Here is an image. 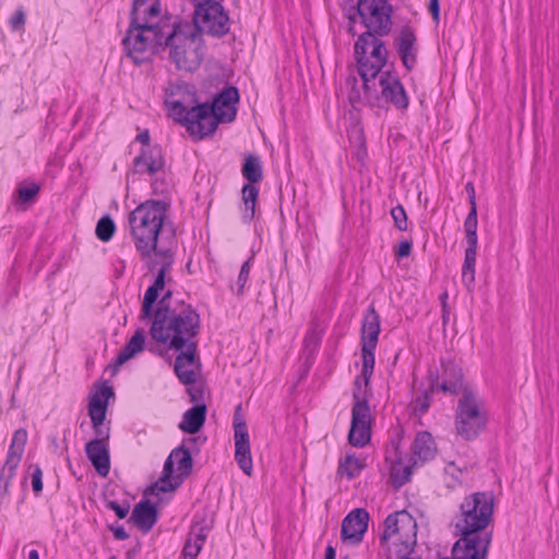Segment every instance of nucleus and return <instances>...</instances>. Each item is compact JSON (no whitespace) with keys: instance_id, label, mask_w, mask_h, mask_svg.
Masks as SVG:
<instances>
[{"instance_id":"obj_12","label":"nucleus","mask_w":559,"mask_h":559,"mask_svg":"<svg viewBox=\"0 0 559 559\" xmlns=\"http://www.w3.org/2000/svg\"><path fill=\"white\" fill-rule=\"evenodd\" d=\"M193 12V26L198 28L199 34L203 33L222 37L228 33L229 17L225 13L221 2L207 4H195Z\"/></svg>"},{"instance_id":"obj_64","label":"nucleus","mask_w":559,"mask_h":559,"mask_svg":"<svg viewBox=\"0 0 559 559\" xmlns=\"http://www.w3.org/2000/svg\"><path fill=\"white\" fill-rule=\"evenodd\" d=\"M453 468H454V464L453 463L449 464L447 466V473H452L451 469H453Z\"/></svg>"},{"instance_id":"obj_21","label":"nucleus","mask_w":559,"mask_h":559,"mask_svg":"<svg viewBox=\"0 0 559 559\" xmlns=\"http://www.w3.org/2000/svg\"><path fill=\"white\" fill-rule=\"evenodd\" d=\"M160 3L158 0H133L130 23L140 25H159L168 20H159Z\"/></svg>"},{"instance_id":"obj_43","label":"nucleus","mask_w":559,"mask_h":559,"mask_svg":"<svg viewBox=\"0 0 559 559\" xmlns=\"http://www.w3.org/2000/svg\"><path fill=\"white\" fill-rule=\"evenodd\" d=\"M26 441H27L26 430L23 428L17 429L13 435L9 451H13V452L23 454Z\"/></svg>"},{"instance_id":"obj_15","label":"nucleus","mask_w":559,"mask_h":559,"mask_svg":"<svg viewBox=\"0 0 559 559\" xmlns=\"http://www.w3.org/2000/svg\"><path fill=\"white\" fill-rule=\"evenodd\" d=\"M165 104L178 122L199 105L195 93L185 82L169 83L165 92Z\"/></svg>"},{"instance_id":"obj_35","label":"nucleus","mask_w":559,"mask_h":559,"mask_svg":"<svg viewBox=\"0 0 559 559\" xmlns=\"http://www.w3.org/2000/svg\"><path fill=\"white\" fill-rule=\"evenodd\" d=\"M242 176L251 183L262 180V165L258 156L249 155L242 166Z\"/></svg>"},{"instance_id":"obj_40","label":"nucleus","mask_w":559,"mask_h":559,"mask_svg":"<svg viewBox=\"0 0 559 559\" xmlns=\"http://www.w3.org/2000/svg\"><path fill=\"white\" fill-rule=\"evenodd\" d=\"M116 230L115 222L109 217H102L96 225V236L102 241H109Z\"/></svg>"},{"instance_id":"obj_44","label":"nucleus","mask_w":559,"mask_h":559,"mask_svg":"<svg viewBox=\"0 0 559 559\" xmlns=\"http://www.w3.org/2000/svg\"><path fill=\"white\" fill-rule=\"evenodd\" d=\"M391 215L394 221L395 227L405 231L407 229V215L403 206L397 205L391 210Z\"/></svg>"},{"instance_id":"obj_57","label":"nucleus","mask_w":559,"mask_h":559,"mask_svg":"<svg viewBox=\"0 0 559 559\" xmlns=\"http://www.w3.org/2000/svg\"><path fill=\"white\" fill-rule=\"evenodd\" d=\"M136 140L141 142L143 145L147 146L150 143L148 130H144L143 132L139 133Z\"/></svg>"},{"instance_id":"obj_10","label":"nucleus","mask_w":559,"mask_h":559,"mask_svg":"<svg viewBox=\"0 0 559 559\" xmlns=\"http://www.w3.org/2000/svg\"><path fill=\"white\" fill-rule=\"evenodd\" d=\"M493 511L492 497L486 492H476L465 498L461 504V516L456 528L463 531L486 532Z\"/></svg>"},{"instance_id":"obj_63","label":"nucleus","mask_w":559,"mask_h":559,"mask_svg":"<svg viewBox=\"0 0 559 559\" xmlns=\"http://www.w3.org/2000/svg\"><path fill=\"white\" fill-rule=\"evenodd\" d=\"M440 299H441V305L442 307H444V305H448L447 304V299H448V293H443L441 296H440Z\"/></svg>"},{"instance_id":"obj_54","label":"nucleus","mask_w":559,"mask_h":559,"mask_svg":"<svg viewBox=\"0 0 559 559\" xmlns=\"http://www.w3.org/2000/svg\"><path fill=\"white\" fill-rule=\"evenodd\" d=\"M429 12L431 13L433 21L438 22L440 16L439 0L429 1Z\"/></svg>"},{"instance_id":"obj_18","label":"nucleus","mask_w":559,"mask_h":559,"mask_svg":"<svg viewBox=\"0 0 559 559\" xmlns=\"http://www.w3.org/2000/svg\"><path fill=\"white\" fill-rule=\"evenodd\" d=\"M112 395V388L109 385H103L97 392L90 396L88 416L91 417L96 437L109 438V429H105L103 427V423L107 413L108 400Z\"/></svg>"},{"instance_id":"obj_37","label":"nucleus","mask_w":559,"mask_h":559,"mask_svg":"<svg viewBox=\"0 0 559 559\" xmlns=\"http://www.w3.org/2000/svg\"><path fill=\"white\" fill-rule=\"evenodd\" d=\"M364 468L362 462L355 455H346L340 462L338 474L346 475L349 479L356 477Z\"/></svg>"},{"instance_id":"obj_38","label":"nucleus","mask_w":559,"mask_h":559,"mask_svg":"<svg viewBox=\"0 0 559 559\" xmlns=\"http://www.w3.org/2000/svg\"><path fill=\"white\" fill-rule=\"evenodd\" d=\"M23 454L8 451L5 463L0 472V479L12 480L15 475V469L19 466Z\"/></svg>"},{"instance_id":"obj_53","label":"nucleus","mask_w":559,"mask_h":559,"mask_svg":"<svg viewBox=\"0 0 559 559\" xmlns=\"http://www.w3.org/2000/svg\"><path fill=\"white\" fill-rule=\"evenodd\" d=\"M109 530L118 540H126L129 537V534L121 525H110Z\"/></svg>"},{"instance_id":"obj_56","label":"nucleus","mask_w":559,"mask_h":559,"mask_svg":"<svg viewBox=\"0 0 559 559\" xmlns=\"http://www.w3.org/2000/svg\"><path fill=\"white\" fill-rule=\"evenodd\" d=\"M11 480L0 479V499L4 498L9 493Z\"/></svg>"},{"instance_id":"obj_5","label":"nucleus","mask_w":559,"mask_h":559,"mask_svg":"<svg viewBox=\"0 0 559 559\" xmlns=\"http://www.w3.org/2000/svg\"><path fill=\"white\" fill-rule=\"evenodd\" d=\"M171 297L173 293L167 290L157 304L150 329L152 337L163 338V335L183 330L185 326L189 329V322L192 328H200V316L197 310L185 302L174 305Z\"/></svg>"},{"instance_id":"obj_8","label":"nucleus","mask_w":559,"mask_h":559,"mask_svg":"<svg viewBox=\"0 0 559 559\" xmlns=\"http://www.w3.org/2000/svg\"><path fill=\"white\" fill-rule=\"evenodd\" d=\"M487 423L485 402L474 391L463 388L455 413V429L465 440L475 439Z\"/></svg>"},{"instance_id":"obj_62","label":"nucleus","mask_w":559,"mask_h":559,"mask_svg":"<svg viewBox=\"0 0 559 559\" xmlns=\"http://www.w3.org/2000/svg\"><path fill=\"white\" fill-rule=\"evenodd\" d=\"M28 559H39V555L37 550H32L28 555Z\"/></svg>"},{"instance_id":"obj_6","label":"nucleus","mask_w":559,"mask_h":559,"mask_svg":"<svg viewBox=\"0 0 559 559\" xmlns=\"http://www.w3.org/2000/svg\"><path fill=\"white\" fill-rule=\"evenodd\" d=\"M189 329L185 326L183 330H179L168 335H163V338L158 336L152 337L159 344L167 346L169 349L179 352L175 360V372L179 380L185 384H192L197 381V374L194 372V366L197 364V336L200 328H192L189 322Z\"/></svg>"},{"instance_id":"obj_4","label":"nucleus","mask_w":559,"mask_h":559,"mask_svg":"<svg viewBox=\"0 0 559 559\" xmlns=\"http://www.w3.org/2000/svg\"><path fill=\"white\" fill-rule=\"evenodd\" d=\"M380 37L371 33H361L355 43V57L362 81L361 87L369 98H378L373 90L377 85V76L381 73L388 59V50Z\"/></svg>"},{"instance_id":"obj_3","label":"nucleus","mask_w":559,"mask_h":559,"mask_svg":"<svg viewBox=\"0 0 559 559\" xmlns=\"http://www.w3.org/2000/svg\"><path fill=\"white\" fill-rule=\"evenodd\" d=\"M163 49H168L169 60L180 71L193 72L203 61V36L192 24L168 23Z\"/></svg>"},{"instance_id":"obj_32","label":"nucleus","mask_w":559,"mask_h":559,"mask_svg":"<svg viewBox=\"0 0 559 559\" xmlns=\"http://www.w3.org/2000/svg\"><path fill=\"white\" fill-rule=\"evenodd\" d=\"M205 538L206 534L203 527H192L182 550L183 557L186 559H195L202 549Z\"/></svg>"},{"instance_id":"obj_61","label":"nucleus","mask_w":559,"mask_h":559,"mask_svg":"<svg viewBox=\"0 0 559 559\" xmlns=\"http://www.w3.org/2000/svg\"><path fill=\"white\" fill-rule=\"evenodd\" d=\"M449 314H450L449 307H448V305H444V307H442V320H443L444 324H447V322L449 321Z\"/></svg>"},{"instance_id":"obj_19","label":"nucleus","mask_w":559,"mask_h":559,"mask_svg":"<svg viewBox=\"0 0 559 559\" xmlns=\"http://www.w3.org/2000/svg\"><path fill=\"white\" fill-rule=\"evenodd\" d=\"M394 46L406 70H413L418 57L417 37L414 29L403 26L394 38Z\"/></svg>"},{"instance_id":"obj_46","label":"nucleus","mask_w":559,"mask_h":559,"mask_svg":"<svg viewBox=\"0 0 559 559\" xmlns=\"http://www.w3.org/2000/svg\"><path fill=\"white\" fill-rule=\"evenodd\" d=\"M251 260L252 258L248 259L243 264L241 265L238 278H237V294L242 295L245 286L248 282L250 270H251Z\"/></svg>"},{"instance_id":"obj_52","label":"nucleus","mask_w":559,"mask_h":559,"mask_svg":"<svg viewBox=\"0 0 559 559\" xmlns=\"http://www.w3.org/2000/svg\"><path fill=\"white\" fill-rule=\"evenodd\" d=\"M25 23V14L23 10H17L10 20L13 29H19Z\"/></svg>"},{"instance_id":"obj_36","label":"nucleus","mask_w":559,"mask_h":559,"mask_svg":"<svg viewBox=\"0 0 559 559\" xmlns=\"http://www.w3.org/2000/svg\"><path fill=\"white\" fill-rule=\"evenodd\" d=\"M477 207L471 209L467 217L464 222V230L466 236V242L469 247H477Z\"/></svg>"},{"instance_id":"obj_58","label":"nucleus","mask_w":559,"mask_h":559,"mask_svg":"<svg viewBox=\"0 0 559 559\" xmlns=\"http://www.w3.org/2000/svg\"><path fill=\"white\" fill-rule=\"evenodd\" d=\"M355 23H356V17H349V22H348V26H347V31L349 34H352L353 36H355L357 34L356 29H355Z\"/></svg>"},{"instance_id":"obj_51","label":"nucleus","mask_w":559,"mask_h":559,"mask_svg":"<svg viewBox=\"0 0 559 559\" xmlns=\"http://www.w3.org/2000/svg\"><path fill=\"white\" fill-rule=\"evenodd\" d=\"M411 251H412V241L404 240L399 243L397 249L395 251V255L399 259L406 258L411 254Z\"/></svg>"},{"instance_id":"obj_29","label":"nucleus","mask_w":559,"mask_h":559,"mask_svg":"<svg viewBox=\"0 0 559 559\" xmlns=\"http://www.w3.org/2000/svg\"><path fill=\"white\" fill-rule=\"evenodd\" d=\"M412 449L414 457L420 462L431 460L437 450L431 433L427 431H420L417 433Z\"/></svg>"},{"instance_id":"obj_42","label":"nucleus","mask_w":559,"mask_h":559,"mask_svg":"<svg viewBox=\"0 0 559 559\" xmlns=\"http://www.w3.org/2000/svg\"><path fill=\"white\" fill-rule=\"evenodd\" d=\"M413 467L409 465H402L396 463L393 465L391 471V477L394 486L401 487L409 480Z\"/></svg>"},{"instance_id":"obj_39","label":"nucleus","mask_w":559,"mask_h":559,"mask_svg":"<svg viewBox=\"0 0 559 559\" xmlns=\"http://www.w3.org/2000/svg\"><path fill=\"white\" fill-rule=\"evenodd\" d=\"M158 294H159V292L157 289L153 288L152 286H150L146 289V292L144 294V298H143L141 313H140L141 320L151 319L152 311H153V305L157 300Z\"/></svg>"},{"instance_id":"obj_28","label":"nucleus","mask_w":559,"mask_h":559,"mask_svg":"<svg viewBox=\"0 0 559 559\" xmlns=\"http://www.w3.org/2000/svg\"><path fill=\"white\" fill-rule=\"evenodd\" d=\"M205 416L206 406L204 404L195 405L183 414L179 429L188 433H195L204 425Z\"/></svg>"},{"instance_id":"obj_23","label":"nucleus","mask_w":559,"mask_h":559,"mask_svg":"<svg viewBox=\"0 0 559 559\" xmlns=\"http://www.w3.org/2000/svg\"><path fill=\"white\" fill-rule=\"evenodd\" d=\"M109 438L97 437L85 445V453L92 465L102 477H106L110 471V456L106 441Z\"/></svg>"},{"instance_id":"obj_33","label":"nucleus","mask_w":559,"mask_h":559,"mask_svg":"<svg viewBox=\"0 0 559 559\" xmlns=\"http://www.w3.org/2000/svg\"><path fill=\"white\" fill-rule=\"evenodd\" d=\"M171 459L177 462V474L182 476V481L191 474L193 467V460L189 449L185 445H179L171 451Z\"/></svg>"},{"instance_id":"obj_17","label":"nucleus","mask_w":559,"mask_h":559,"mask_svg":"<svg viewBox=\"0 0 559 559\" xmlns=\"http://www.w3.org/2000/svg\"><path fill=\"white\" fill-rule=\"evenodd\" d=\"M240 406L237 407L234 418L235 460L239 468L248 476L252 474V457L250 450L249 433L246 421L238 415Z\"/></svg>"},{"instance_id":"obj_26","label":"nucleus","mask_w":559,"mask_h":559,"mask_svg":"<svg viewBox=\"0 0 559 559\" xmlns=\"http://www.w3.org/2000/svg\"><path fill=\"white\" fill-rule=\"evenodd\" d=\"M165 165L160 148L147 147L143 148L141 154L134 159V169L136 173H147L154 175Z\"/></svg>"},{"instance_id":"obj_11","label":"nucleus","mask_w":559,"mask_h":559,"mask_svg":"<svg viewBox=\"0 0 559 559\" xmlns=\"http://www.w3.org/2000/svg\"><path fill=\"white\" fill-rule=\"evenodd\" d=\"M357 13L366 27L364 33L386 36L391 32L393 9L389 0H358Z\"/></svg>"},{"instance_id":"obj_59","label":"nucleus","mask_w":559,"mask_h":559,"mask_svg":"<svg viewBox=\"0 0 559 559\" xmlns=\"http://www.w3.org/2000/svg\"><path fill=\"white\" fill-rule=\"evenodd\" d=\"M325 559H335V549L331 545L326 547Z\"/></svg>"},{"instance_id":"obj_13","label":"nucleus","mask_w":559,"mask_h":559,"mask_svg":"<svg viewBox=\"0 0 559 559\" xmlns=\"http://www.w3.org/2000/svg\"><path fill=\"white\" fill-rule=\"evenodd\" d=\"M461 538L452 548L453 559H486L491 542L488 532L457 530Z\"/></svg>"},{"instance_id":"obj_2","label":"nucleus","mask_w":559,"mask_h":559,"mask_svg":"<svg viewBox=\"0 0 559 559\" xmlns=\"http://www.w3.org/2000/svg\"><path fill=\"white\" fill-rule=\"evenodd\" d=\"M167 210L165 202L148 200L129 214L131 236L143 259H151L153 252L159 253V249L169 248L164 243Z\"/></svg>"},{"instance_id":"obj_47","label":"nucleus","mask_w":559,"mask_h":559,"mask_svg":"<svg viewBox=\"0 0 559 559\" xmlns=\"http://www.w3.org/2000/svg\"><path fill=\"white\" fill-rule=\"evenodd\" d=\"M358 79L355 75H348L346 79V86L350 88L348 98L350 103H357L361 100V92L357 88Z\"/></svg>"},{"instance_id":"obj_27","label":"nucleus","mask_w":559,"mask_h":559,"mask_svg":"<svg viewBox=\"0 0 559 559\" xmlns=\"http://www.w3.org/2000/svg\"><path fill=\"white\" fill-rule=\"evenodd\" d=\"M155 254L160 258V262L152 261L148 265L152 271L157 270L156 278L151 286L160 292L165 287V276L170 270L174 259L170 248L159 249V253Z\"/></svg>"},{"instance_id":"obj_20","label":"nucleus","mask_w":559,"mask_h":559,"mask_svg":"<svg viewBox=\"0 0 559 559\" xmlns=\"http://www.w3.org/2000/svg\"><path fill=\"white\" fill-rule=\"evenodd\" d=\"M368 520L369 514L364 509H355L349 512L342 523V539L354 545L359 544L367 531Z\"/></svg>"},{"instance_id":"obj_50","label":"nucleus","mask_w":559,"mask_h":559,"mask_svg":"<svg viewBox=\"0 0 559 559\" xmlns=\"http://www.w3.org/2000/svg\"><path fill=\"white\" fill-rule=\"evenodd\" d=\"M43 473L39 466H36L32 476V486L34 492L38 493L43 490Z\"/></svg>"},{"instance_id":"obj_31","label":"nucleus","mask_w":559,"mask_h":559,"mask_svg":"<svg viewBox=\"0 0 559 559\" xmlns=\"http://www.w3.org/2000/svg\"><path fill=\"white\" fill-rule=\"evenodd\" d=\"M145 343V334L143 330H138L134 335L119 352L116 366L119 367L143 350Z\"/></svg>"},{"instance_id":"obj_45","label":"nucleus","mask_w":559,"mask_h":559,"mask_svg":"<svg viewBox=\"0 0 559 559\" xmlns=\"http://www.w3.org/2000/svg\"><path fill=\"white\" fill-rule=\"evenodd\" d=\"M39 192V186L37 183H31L27 186H21L17 190L19 201L27 203L33 200Z\"/></svg>"},{"instance_id":"obj_25","label":"nucleus","mask_w":559,"mask_h":559,"mask_svg":"<svg viewBox=\"0 0 559 559\" xmlns=\"http://www.w3.org/2000/svg\"><path fill=\"white\" fill-rule=\"evenodd\" d=\"M157 509L148 500L136 503L132 510L129 522H132L143 533H147L157 522Z\"/></svg>"},{"instance_id":"obj_55","label":"nucleus","mask_w":559,"mask_h":559,"mask_svg":"<svg viewBox=\"0 0 559 559\" xmlns=\"http://www.w3.org/2000/svg\"><path fill=\"white\" fill-rule=\"evenodd\" d=\"M465 190L468 194V201L471 204V209L476 207V195H475L474 185L472 182H467L465 186Z\"/></svg>"},{"instance_id":"obj_30","label":"nucleus","mask_w":559,"mask_h":559,"mask_svg":"<svg viewBox=\"0 0 559 559\" xmlns=\"http://www.w3.org/2000/svg\"><path fill=\"white\" fill-rule=\"evenodd\" d=\"M444 381L441 384H432L430 390L435 391L436 389H439L442 390L443 392L457 394L462 386V370L457 368L454 364L448 362L444 365Z\"/></svg>"},{"instance_id":"obj_34","label":"nucleus","mask_w":559,"mask_h":559,"mask_svg":"<svg viewBox=\"0 0 559 559\" xmlns=\"http://www.w3.org/2000/svg\"><path fill=\"white\" fill-rule=\"evenodd\" d=\"M477 247L467 246L465 249L464 263L462 267V281L471 290L475 282V265H476Z\"/></svg>"},{"instance_id":"obj_9","label":"nucleus","mask_w":559,"mask_h":559,"mask_svg":"<svg viewBox=\"0 0 559 559\" xmlns=\"http://www.w3.org/2000/svg\"><path fill=\"white\" fill-rule=\"evenodd\" d=\"M382 540L394 538L396 554L401 559L408 557L417 542V522L406 511L390 514L384 522Z\"/></svg>"},{"instance_id":"obj_41","label":"nucleus","mask_w":559,"mask_h":559,"mask_svg":"<svg viewBox=\"0 0 559 559\" xmlns=\"http://www.w3.org/2000/svg\"><path fill=\"white\" fill-rule=\"evenodd\" d=\"M259 190L251 182L247 183L242 188V201L246 206V211L250 212L249 217L252 218L254 215L255 201L258 198Z\"/></svg>"},{"instance_id":"obj_1","label":"nucleus","mask_w":559,"mask_h":559,"mask_svg":"<svg viewBox=\"0 0 559 559\" xmlns=\"http://www.w3.org/2000/svg\"><path fill=\"white\" fill-rule=\"evenodd\" d=\"M380 333V317L373 307H369L361 325V376L355 380L353 393L352 423L348 441L352 445L362 448L371 437V413L368 405L369 382L374 368V348Z\"/></svg>"},{"instance_id":"obj_49","label":"nucleus","mask_w":559,"mask_h":559,"mask_svg":"<svg viewBox=\"0 0 559 559\" xmlns=\"http://www.w3.org/2000/svg\"><path fill=\"white\" fill-rule=\"evenodd\" d=\"M107 508L115 511L119 519H124L129 513V504L121 506L117 501H108Z\"/></svg>"},{"instance_id":"obj_60","label":"nucleus","mask_w":559,"mask_h":559,"mask_svg":"<svg viewBox=\"0 0 559 559\" xmlns=\"http://www.w3.org/2000/svg\"><path fill=\"white\" fill-rule=\"evenodd\" d=\"M193 7H195V4H207V3H213V2H222L223 0H189Z\"/></svg>"},{"instance_id":"obj_24","label":"nucleus","mask_w":559,"mask_h":559,"mask_svg":"<svg viewBox=\"0 0 559 559\" xmlns=\"http://www.w3.org/2000/svg\"><path fill=\"white\" fill-rule=\"evenodd\" d=\"M175 459L171 453L165 461L162 477L146 490V493L159 495L160 492L175 491L182 484V476L174 475Z\"/></svg>"},{"instance_id":"obj_22","label":"nucleus","mask_w":559,"mask_h":559,"mask_svg":"<svg viewBox=\"0 0 559 559\" xmlns=\"http://www.w3.org/2000/svg\"><path fill=\"white\" fill-rule=\"evenodd\" d=\"M239 100L238 90L234 86L224 87L210 104L222 122H230L236 117V103Z\"/></svg>"},{"instance_id":"obj_48","label":"nucleus","mask_w":559,"mask_h":559,"mask_svg":"<svg viewBox=\"0 0 559 559\" xmlns=\"http://www.w3.org/2000/svg\"><path fill=\"white\" fill-rule=\"evenodd\" d=\"M429 393L427 391H425L421 395H419L415 401H414V409L415 412L419 413V414H424L428 411L429 408Z\"/></svg>"},{"instance_id":"obj_14","label":"nucleus","mask_w":559,"mask_h":559,"mask_svg":"<svg viewBox=\"0 0 559 559\" xmlns=\"http://www.w3.org/2000/svg\"><path fill=\"white\" fill-rule=\"evenodd\" d=\"M219 122L222 120L214 112V109L210 107L209 103L197 105L180 121V123L187 127L190 134L198 139H203L214 133Z\"/></svg>"},{"instance_id":"obj_16","label":"nucleus","mask_w":559,"mask_h":559,"mask_svg":"<svg viewBox=\"0 0 559 559\" xmlns=\"http://www.w3.org/2000/svg\"><path fill=\"white\" fill-rule=\"evenodd\" d=\"M377 93L378 98H369L365 93V97L369 102H378L383 99L385 103L392 104L397 109H406L408 107V98L404 86L402 85L397 75L391 72H383L377 76V85L373 93Z\"/></svg>"},{"instance_id":"obj_7","label":"nucleus","mask_w":559,"mask_h":559,"mask_svg":"<svg viewBox=\"0 0 559 559\" xmlns=\"http://www.w3.org/2000/svg\"><path fill=\"white\" fill-rule=\"evenodd\" d=\"M169 22L159 25H138L130 23L122 46L127 56L135 63L146 62L150 57L163 49Z\"/></svg>"}]
</instances>
